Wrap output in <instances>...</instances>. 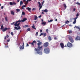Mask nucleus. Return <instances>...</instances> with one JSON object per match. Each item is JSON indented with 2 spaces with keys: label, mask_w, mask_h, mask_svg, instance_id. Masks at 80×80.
<instances>
[{
  "label": "nucleus",
  "mask_w": 80,
  "mask_h": 80,
  "mask_svg": "<svg viewBox=\"0 0 80 80\" xmlns=\"http://www.w3.org/2000/svg\"><path fill=\"white\" fill-rule=\"evenodd\" d=\"M36 10V8H33L32 9V11H33L34 10Z\"/></svg>",
  "instance_id": "nucleus-40"
},
{
  "label": "nucleus",
  "mask_w": 80,
  "mask_h": 80,
  "mask_svg": "<svg viewBox=\"0 0 80 80\" xmlns=\"http://www.w3.org/2000/svg\"><path fill=\"white\" fill-rule=\"evenodd\" d=\"M68 39L71 43H73L74 42V40L72 36H69L68 37Z\"/></svg>",
  "instance_id": "nucleus-4"
},
{
  "label": "nucleus",
  "mask_w": 80,
  "mask_h": 80,
  "mask_svg": "<svg viewBox=\"0 0 80 80\" xmlns=\"http://www.w3.org/2000/svg\"><path fill=\"white\" fill-rule=\"evenodd\" d=\"M27 32H28L29 31H30V28H28L27 29Z\"/></svg>",
  "instance_id": "nucleus-31"
},
{
  "label": "nucleus",
  "mask_w": 80,
  "mask_h": 80,
  "mask_svg": "<svg viewBox=\"0 0 80 80\" xmlns=\"http://www.w3.org/2000/svg\"><path fill=\"white\" fill-rule=\"evenodd\" d=\"M41 20H42V22H43V19H42Z\"/></svg>",
  "instance_id": "nucleus-58"
},
{
  "label": "nucleus",
  "mask_w": 80,
  "mask_h": 80,
  "mask_svg": "<svg viewBox=\"0 0 80 80\" xmlns=\"http://www.w3.org/2000/svg\"><path fill=\"white\" fill-rule=\"evenodd\" d=\"M7 42H10V40H9V39L8 40H7Z\"/></svg>",
  "instance_id": "nucleus-54"
},
{
  "label": "nucleus",
  "mask_w": 80,
  "mask_h": 80,
  "mask_svg": "<svg viewBox=\"0 0 80 80\" xmlns=\"http://www.w3.org/2000/svg\"><path fill=\"white\" fill-rule=\"evenodd\" d=\"M5 48H8V46H5Z\"/></svg>",
  "instance_id": "nucleus-49"
},
{
  "label": "nucleus",
  "mask_w": 80,
  "mask_h": 80,
  "mask_svg": "<svg viewBox=\"0 0 80 80\" xmlns=\"http://www.w3.org/2000/svg\"><path fill=\"white\" fill-rule=\"evenodd\" d=\"M3 6L1 7V9H3Z\"/></svg>",
  "instance_id": "nucleus-53"
},
{
  "label": "nucleus",
  "mask_w": 80,
  "mask_h": 80,
  "mask_svg": "<svg viewBox=\"0 0 80 80\" xmlns=\"http://www.w3.org/2000/svg\"><path fill=\"white\" fill-rule=\"evenodd\" d=\"M54 40H57V37H55L54 38Z\"/></svg>",
  "instance_id": "nucleus-48"
},
{
  "label": "nucleus",
  "mask_w": 80,
  "mask_h": 80,
  "mask_svg": "<svg viewBox=\"0 0 80 80\" xmlns=\"http://www.w3.org/2000/svg\"><path fill=\"white\" fill-rule=\"evenodd\" d=\"M49 44L48 42H45L43 45V47H47L48 46Z\"/></svg>",
  "instance_id": "nucleus-6"
},
{
  "label": "nucleus",
  "mask_w": 80,
  "mask_h": 80,
  "mask_svg": "<svg viewBox=\"0 0 80 80\" xmlns=\"http://www.w3.org/2000/svg\"><path fill=\"white\" fill-rule=\"evenodd\" d=\"M42 25H46V22H42Z\"/></svg>",
  "instance_id": "nucleus-21"
},
{
  "label": "nucleus",
  "mask_w": 80,
  "mask_h": 80,
  "mask_svg": "<svg viewBox=\"0 0 80 80\" xmlns=\"http://www.w3.org/2000/svg\"><path fill=\"white\" fill-rule=\"evenodd\" d=\"M16 10L17 11V12H19L20 11V10L19 9H16Z\"/></svg>",
  "instance_id": "nucleus-27"
},
{
  "label": "nucleus",
  "mask_w": 80,
  "mask_h": 80,
  "mask_svg": "<svg viewBox=\"0 0 80 80\" xmlns=\"http://www.w3.org/2000/svg\"><path fill=\"white\" fill-rule=\"evenodd\" d=\"M23 2H26V0H23Z\"/></svg>",
  "instance_id": "nucleus-61"
},
{
  "label": "nucleus",
  "mask_w": 80,
  "mask_h": 80,
  "mask_svg": "<svg viewBox=\"0 0 80 80\" xmlns=\"http://www.w3.org/2000/svg\"><path fill=\"white\" fill-rule=\"evenodd\" d=\"M78 16H79V14H78V13L76 15V17L75 18H77H77H78Z\"/></svg>",
  "instance_id": "nucleus-20"
},
{
  "label": "nucleus",
  "mask_w": 80,
  "mask_h": 80,
  "mask_svg": "<svg viewBox=\"0 0 80 80\" xmlns=\"http://www.w3.org/2000/svg\"><path fill=\"white\" fill-rule=\"evenodd\" d=\"M48 38L49 41H51V40H52V37L50 36H49L48 37Z\"/></svg>",
  "instance_id": "nucleus-15"
},
{
  "label": "nucleus",
  "mask_w": 80,
  "mask_h": 80,
  "mask_svg": "<svg viewBox=\"0 0 80 80\" xmlns=\"http://www.w3.org/2000/svg\"><path fill=\"white\" fill-rule=\"evenodd\" d=\"M44 2H45V1H43L42 2V5H43V3H44Z\"/></svg>",
  "instance_id": "nucleus-51"
},
{
  "label": "nucleus",
  "mask_w": 80,
  "mask_h": 80,
  "mask_svg": "<svg viewBox=\"0 0 80 80\" xmlns=\"http://www.w3.org/2000/svg\"><path fill=\"white\" fill-rule=\"evenodd\" d=\"M38 3L39 4V10H40V9H41V8H42L43 6L41 5V3H40V2H38Z\"/></svg>",
  "instance_id": "nucleus-7"
},
{
  "label": "nucleus",
  "mask_w": 80,
  "mask_h": 80,
  "mask_svg": "<svg viewBox=\"0 0 80 80\" xmlns=\"http://www.w3.org/2000/svg\"><path fill=\"white\" fill-rule=\"evenodd\" d=\"M75 10H76V8H74L73 9V12H75Z\"/></svg>",
  "instance_id": "nucleus-43"
},
{
  "label": "nucleus",
  "mask_w": 80,
  "mask_h": 80,
  "mask_svg": "<svg viewBox=\"0 0 80 80\" xmlns=\"http://www.w3.org/2000/svg\"><path fill=\"white\" fill-rule=\"evenodd\" d=\"M60 45L62 48H64V44L63 43H60Z\"/></svg>",
  "instance_id": "nucleus-11"
},
{
  "label": "nucleus",
  "mask_w": 80,
  "mask_h": 80,
  "mask_svg": "<svg viewBox=\"0 0 80 80\" xmlns=\"http://www.w3.org/2000/svg\"><path fill=\"white\" fill-rule=\"evenodd\" d=\"M1 30L3 29V24H2V25L1 26Z\"/></svg>",
  "instance_id": "nucleus-30"
},
{
  "label": "nucleus",
  "mask_w": 80,
  "mask_h": 80,
  "mask_svg": "<svg viewBox=\"0 0 80 80\" xmlns=\"http://www.w3.org/2000/svg\"><path fill=\"white\" fill-rule=\"evenodd\" d=\"M20 49H24V42L23 43V44L22 46H20L19 48Z\"/></svg>",
  "instance_id": "nucleus-10"
},
{
  "label": "nucleus",
  "mask_w": 80,
  "mask_h": 80,
  "mask_svg": "<svg viewBox=\"0 0 80 80\" xmlns=\"http://www.w3.org/2000/svg\"><path fill=\"white\" fill-rule=\"evenodd\" d=\"M42 12H45L46 13H47L48 12V10L47 9H46L45 10H42Z\"/></svg>",
  "instance_id": "nucleus-17"
},
{
  "label": "nucleus",
  "mask_w": 80,
  "mask_h": 80,
  "mask_svg": "<svg viewBox=\"0 0 80 80\" xmlns=\"http://www.w3.org/2000/svg\"><path fill=\"white\" fill-rule=\"evenodd\" d=\"M23 27H24V28H27V27H28V25H25V26H23Z\"/></svg>",
  "instance_id": "nucleus-28"
},
{
  "label": "nucleus",
  "mask_w": 80,
  "mask_h": 80,
  "mask_svg": "<svg viewBox=\"0 0 80 80\" xmlns=\"http://www.w3.org/2000/svg\"><path fill=\"white\" fill-rule=\"evenodd\" d=\"M7 39V38H6V37H4V39Z\"/></svg>",
  "instance_id": "nucleus-62"
},
{
  "label": "nucleus",
  "mask_w": 80,
  "mask_h": 80,
  "mask_svg": "<svg viewBox=\"0 0 80 80\" xmlns=\"http://www.w3.org/2000/svg\"><path fill=\"white\" fill-rule=\"evenodd\" d=\"M76 4H77V5H80V3L78 2H77L76 3Z\"/></svg>",
  "instance_id": "nucleus-34"
},
{
  "label": "nucleus",
  "mask_w": 80,
  "mask_h": 80,
  "mask_svg": "<svg viewBox=\"0 0 80 80\" xmlns=\"http://www.w3.org/2000/svg\"><path fill=\"white\" fill-rule=\"evenodd\" d=\"M41 15H40L38 17H39V18H41Z\"/></svg>",
  "instance_id": "nucleus-56"
},
{
  "label": "nucleus",
  "mask_w": 80,
  "mask_h": 80,
  "mask_svg": "<svg viewBox=\"0 0 80 80\" xmlns=\"http://www.w3.org/2000/svg\"><path fill=\"white\" fill-rule=\"evenodd\" d=\"M8 29V28H5L3 29V30L2 31V32H5V31H6V30H7Z\"/></svg>",
  "instance_id": "nucleus-18"
},
{
  "label": "nucleus",
  "mask_w": 80,
  "mask_h": 80,
  "mask_svg": "<svg viewBox=\"0 0 80 80\" xmlns=\"http://www.w3.org/2000/svg\"><path fill=\"white\" fill-rule=\"evenodd\" d=\"M43 37H46V33H44L43 34Z\"/></svg>",
  "instance_id": "nucleus-45"
},
{
  "label": "nucleus",
  "mask_w": 80,
  "mask_h": 80,
  "mask_svg": "<svg viewBox=\"0 0 80 80\" xmlns=\"http://www.w3.org/2000/svg\"><path fill=\"white\" fill-rule=\"evenodd\" d=\"M29 45H28V43H27L26 47H29Z\"/></svg>",
  "instance_id": "nucleus-50"
},
{
  "label": "nucleus",
  "mask_w": 80,
  "mask_h": 80,
  "mask_svg": "<svg viewBox=\"0 0 80 80\" xmlns=\"http://www.w3.org/2000/svg\"><path fill=\"white\" fill-rule=\"evenodd\" d=\"M67 47L69 48H72L73 47V44L70 42H68L67 43Z\"/></svg>",
  "instance_id": "nucleus-5"
},
{
  "label": "nucleus",
  "mask_w": 80,
  "mask_h": 80,
  "mask_svg": "<svg viewBox=\"0 0 80 80\" xmlns=\"http://www.w3.org/2000/svg\"><path fill=\"white\" fill-rule=\"evenodd\" d=\"M18 22H22V20H19L18 21H17L14 24L15 27H18V26H19L20 23L19 22L18 24H17Z\"/></svg>",
  "instance_id": "nucleus-3"
},
{
  "label": "nucleus",
  "mask_w": 80,
  "mask_h": 80,
  "mask_svg": "<svg viewBox=\"0 0 80 80\" xmlns=\"http://www.w3.org/2000/svg\"><path fill=\"white\" fill-rule=\"evenodd\" d=\"M37 35H38V32H36Z\"/></svg>",
  "instance_id": "nucleus-60"
},
{
  "label": "nucleus",
  "mask_w": 80,
  "mask_h": 80,
  "mask_svg": "<svg viewBox=\"0 0 80 80\" xmlns=\"http://www.w3.org/2000/svg\"><path fill=\"white\" fill-rule=\"evenodd\" d=\"M80 37L78 36H77L75 38V40L76 41H78V40L80 41Z\"/></svg>",
  "instance_id": "nucleus-8"
},
{
  "label": "nucleus",
  "mask_w": 80,
  "mask_h": 80,
  "mask_svg": "<svg viewBox=\"0 0 80 80\" xmlns=\"http://www.w3.org/2000/svg\"><path fill=\"white\" fill-rule=\"evenodd\" d=\"M15 22H13L12 23H11V24L12 25H15Z\"/></svg>",
  "instance_id": "nucleus-36"
},
{
  "label": "nucleus",
  "mask_w": 80,
  "mask_h": 80,
  "mask_svg": "<svg viewBox=\"0 0 80 80\" xmlns=\"http://www.w3.org/2000/svg\"><path fill=\"white\" fill-rule=\"evenodd\" d=\"M55 21H56V22H57V19H56V20H55Z\"/></svg>",
  "instance_id": "nucleus-64"
},
{
  "label": "nucleus",
  "mask_w": 80,
  "mask_h": 80,
  "mask_svg": "<svg viewBox=\"0 0 80 80\" xmlns=\"http://www.w3.org/2000/svg\"><path fill=\"white\" fill-rule=\"evenodd\" d=\"M22 15H25V12H22Z\"/></svg>",
  "instance_id": "nucleus-38"
},
{
  "label": "nucleus",
  "mask_w": 80,
  "mask_h": 80,
  "mask_svg": "<svg viewBox=\"0 0 80 80\" xmlns=\"http://www.w3.org/2000/svg\"><path fill=\"white\" fill-rule=\"evenodd\" d=\"M14 28L16 29L17 30H20V29H21V28H20V26H19L18 28L17 27H15Z\"/></svg>",
  "instance_id": "nucleus-12"
},
{
  "label": "nucleus",
  "mask_w": 80,
  "mask_h": 80,
  "mask_svg": "<svg viewBox=\"0 0 80 80\" xmlns=\"http://www.w3.org/2000/svg\"><path fill=\"white\" fill-rule=\"evenodd\" d=\"M43 35V33H42L40 34V36H42V35Z\"/></svg>",
  "instance_id": "nucleus-44"
},
{
  "label": "nucleus",
  "mask_w": 80,
  "mask_h": 80,
  "mask_svg": "<svg viewBox=\"0 0 80 80\" xmlns=\"http://www.w3.org/2000/svg\"><path fill=\"white\" fill-rule=\"evenodd\" d=\"M50 49L48 48H45L44 49V52L46 54H48L50 53Z\"/></svg>",
  "instance_id": "nucleus-2"
},
{
  "label": "nucleus",
  "mask_w": 80,
  "mask_h": 80,
  "mask_svg": "<svg viewBox=\"0 0 80 80\" xmlns=\"http://www.w3.org/2000/svg\"><path fill=\"white\" fill-rule=\"evenodd\" d=\"M72 31H69V33H72Z\"/></svg>",
  "instance_id": "nucleus-47"
},
{
  "label": "nucleus",
  "mask_w": 80,
  "mask_h": 80,
  "mask_svg": "<svg viewBox=\"0 0 80 80\" xmlns=\"http://www.w3.org/2000/svg\"><path fill=\"white\" fill-rule=\"evenodd\" d=\"M32 28H33L35 29V30H36V28H35V26H32Z\"/></svg>",
  "instance_id": "nucleus-35"
},
{
  "label": "nucleus",
  "mask_w": 80,
  "mask_h": 80,
  "mask_svg": "<svg viewBox=\"0 0 80 80\" xmlns=\"http://www.w3.org/2000/svg\"><path fill=\"white\" fill-rule=\"evenodd\" d=\"M34 22H35V23L36 22H37V21H34Z\"/></svg>",
  "instance_id": "nucleus-59"
},
{
  "label": "nucleus",
  "mask_w": 80,
  "mask_h": 80,
  "mask_svg": "<svg viewBox=\"0 0 80 80\" xmlns=\"http://www.w3.org/2000/svg\"><path fill=\"white\" fill-rule=\"evenodd\" d=\"M7 38H8L9 37V36L8 35H7V36H6Z\"/></svg>",
  "instance_id": "nucleus-52"
},
{
  "label": "nucleus",
  "mask_w": 80,
  "mask_h": 80,
  "mask_svg": "<svg viewBox=\"0 0 80 80\" xmlns=\"http://www.w3.org/2000/svg\"><path fill=\"white\" fill-rule=\"evenodd\" d=\"M9 4L10 5H15L17 4L15 2H10Z\"/></svg>",
  "instance_id": "nucleus-9"
},
{
  "label": "nucleus",
  "mask_w": 80,
  "mask_h": 80,
  "mask_svg": "<svg viewBox=\"0 0 80 80\" xmlns=\"http://www.w3.org/2000/svg\"><path fill=\"white\" fill-rule=\"evenodd\" d=\"M5 18L6 22H8V17H5Z\"/></svg>",
  "instance_id": "nucleus-25"
},
{
  "label": "nucleus",
  "mask_w": 80,
  "mask_h": 80,
  "mask_svg": "<svg viewBox=\"0 0 80 80\" xmlns=\"http://www.w3.org/2000/svg\"><path fill=\"white\" fill-rule=\"evenodd\" d=\"M74 28H78V30H80V28L78 27V26H75Z\"/></svg>",
  "instance_id": "nucleus-22"
},
{
  "label": "nucleus",
  "mask_w": 80,
  "mask_h": 80,
  "mask_svg": "<svg viewBox=\"0 0 80 80\" xmlns=\"http://www.w3.org/2000/svg\"><path fill=\"white\" fill-rule=\"evenodd\" d=\"M26 9H27V10H28V11H29V12H31V10H32V9H31V8L29 7L26 8Z\"/></svg>",
  "instance_id": "nucleus-14"
},
{
  "label": "nucleus",
  "mask_w": 80,
  "mask_h": 80,
  "mask_svg": "<svg viewBox=\"0 0 80 80\" xmlns=\"http://www.w3.org/2000/svg\"><path fill=\"white\" fill-rule=\"evenodd\" d=\"M27 20V19L26 18H24L22 20V22H25V21H26Z\"/></svg>",
  "instance_id": "nucleus-16"
},
{
  "label": "nucleus",
  "mask_w": 80,
  "mask_h": 80,
  "mask_svg": "<svg viewBox=\"0 0 80 80\" xmlns=\"http://www.w3.org/2000/svg\"><path fill=\"white\" fill-rule=\"evenodd\" d=\"M37 42H38L37 43L38 45V48H36L34 49L35 51H36L37 53L38 54H39V55H42V51L41 50H42V48H43V46H41L40 47V45H42V42H40L39 40H37Z\"/></svg>",
  "instance_id": "nucleus-1"
},
{
  "label": "nucleus",
  "mask_w": 80,
  "mask_h": 80,
  "mask_svg": "<svg viewBox=\"0 0 80 80\" xmlns=\"http://www.w3.org/2000/svg\"><path fill=\"white\" fill-rule=\"evenodd\" d=\"M22 4H23V2H22V1H21L20 3V4L21 6Z\"/></svg>",
  "instance_id": "nucleus-32"
},
{
  "label": "nucleus",
  "mask_w": 80,
  "mask_h": 80,
  "mask_svg": "<svg viewBox=\"0 0 80 80\" xmlns=\"http://www.w3.org/2000/svg\"><path fill=\"white\" fill-rule=\"evenodd\" d=\"M40 33H41V32H42V30H41L40 31Z\"/></svg>",
  "instance_id": "nucleus-55"
},
{
  "label": "nucleus",
  "mask_w": 80,
  "mask_h": 80,
  "mask_svg": "<svg viewBox=\"0 0 80 80\" xmlns=\"http://www.w3.org/2000/svg\"><path fill=\"white\" fill-rule=\"evenodd\" d=\"M32 42L34 43H35V44H36L37 43V42H36V41L34 40Z\"/></svg>",
  "instance_id": "nucleus-33"
},
{
  "label": "nucleus",
  "mask_w": 80,
  "mask_h": 80,
  "mask_svg": "<svg viewBox=\"0 0 80 80\" xmlns=\"http://www.w3.org/2000/svg\"><path fill=\"white\" fill-rule=\"evenodd\" d=\"M17 2H20V0H18L17 1Z\"/></svg>",
  "instance_id": "nucleus-57"
},
{
  "label": "nucleus",
  "mask_w": 80,
  "mask_h": 80,
  "mask_svg": "<svg viewBox=\"0 0 80 80\" xmlns=\"http://www.w3.org/2000/svg\"><path fill=\"white\" fill-rule=\"evenodd\" d=\"M48 22H53V20H50V21L49 20H48Z\"/></svg>",
  "instance_id": "nucleus-37"
},
{
  "label": "nucleus",
  "mask_w": 80,
  "mask_h": 80,
  "mask_svg": "<svg viewBox=\"0 0 80 80\" xmlns=\"http://www.w3.org/2000/svg\"><path fill=\"white\" fill-rule=\"evenodd\" d=\"M34 20H37V18H38L37 17V16L35 15L34 16Z\"/></svg>",
  "instance_id": "nucleus-23"
},
{
  "label": "nucleus",
  "mask_w": 80,
  "mask_h": 80,
  "mask_svg": "<svg viewBox=\"0 0 80 80\" xmlns=\"http://www.w3.org/2000/svg\"><path fill=\"white\" fill-rule=\"evenodd\" d=\"M31 45H32V46H34V43H33V42L31 43Z\"/></svg>",
  "instance_id": "nucleus-46"
},
{
  "label": "nucleus",
  "mask_w": 80,
  "mask_h": 80,
  "mask_svg": "<svg viewBox=\"0 0 80 80\" xmlns=\"http://www.w3.org/2000/svg\"><path fill=\"white\" fill-rule=\"evenodd\" d=\"M46 32L47 33H48V29H46Z\"/></svg>",
  "instance_id": "nucleus-42"
},
{
  "label": "nucleus",
  "mask_w": 80,
  "mask_h": 80,
  "mask_svg": "<svg viewBox=\"0 0 80 80\" xmlns=\"http://www.w3.org/2000/svg\"><path fill=\"white\" fill-rule=\"evenodd\" d=\"M42 14H44V12H42Z\"/></svg>",
  "instance_id": "nucleus-63"
},
{
  "label": "nucleus",
  "mask_w": 80,
  "mask_h": 80,
  "mask_svg": "<svg viewBox=\"0 0 80 80\" xmlns=\"http://www.w3.org/2000/svg\"><path fill=\"white\" fill-rule=\"evenodd\" d=\"M63 6L64 7H65V9H66L67 8V6L66 5V4H65L64 3L63 4Z\"/></svg>",
  "instance_id": "nucleus-24"
},
{
  "label": "nucleus",
  "mask_w": 80,
  "mask_h": 80,
  "mask_svg": "<svg viewBox=\"0 0 80 80\" xmlns=\"http://www.w3.org/2000/svg\"><path fill=\"white\" fill-rule=\"evenodd\" d=\"M73 20L74 21L73 22V24H75V23H76V22H77V21L76 20H77V18H73Z\"/></svg>",
  "instance_id": "nucleus-13"
},
{
  "label": "nucleus",
  "mask_w": 80,
  "mask_h": 80,
  "mask_svg": "<svg viewBox=\"0 0 80 80\" xmlns=\"http://www.w3.org/2000/svg\"><path fill=\"white\" fill-rule=\"evenodd\" d=\"M69 21H68V20H67V21H66V22H65V25L66 24H67V23H69Z\"/></svg>",
  "instance_id": "nucleus-29"
},
{
  "label": "nucleus",
  "mask_w": 80,
  "mask_h": 80,
  "mask_svg": "<svg viewBox=\"0 0 80 80\" xmlns=\"http://www.w3.org/2000/svg\"><path fill=\"white\" fill-rule=\"evenodd\" d=\"M11 34L12 35V36L13 35V32H11Z\"/></svg>",
  "instance_id": "nucleus-41"
},
{
  "label": "nucleus",
  "mask_w": 80,
  "mask_h": 80,
  "mask_svg": "<svg viewBox=\"0 0 80 80\" xmlns=\"http://www.w3.org/2000/svg\"><path fill=\"white\" fill-rule=\"evenodd\" d=\"M28 1H27L25 3V4L26 5V4H28Z\"/></svg>",
  "instance_id": "nucleus-39"
},
{
  "label": "nucleus",
  "mask_w": 80,
  "mask_h": 80,
  "mask_svg": "<svg viewBox=\"0 0 80 80\" xmlns=\"http://www.w3.org/2000/svg\"><path fill=\"white\" fill-rule=\"evenodd\" d=\"M11 15H15V12H14L13 11H12L11 12Z\"/></svg>",
  "instance_id": "nucleus-19"
},
{
  "label": "nucleus",
  "mask_w": 80,
  "mask_h": 80,
  "mask_svg": "<svg viewBox=\"0 0 80 80\" xmlns=\"http://www.w3.org/2000/svg\"><path fill=\"white\" fill-rule=\"evenodd\" d=\"M23 7H26V6H25V5L22 6V10H23V9H24V8H23Z\"/></svg>",
  "instance_id": "nucleus-26"
}]
</instances>
